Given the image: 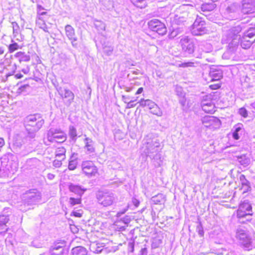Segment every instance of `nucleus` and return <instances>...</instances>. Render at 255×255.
Masks as SVG:
<instances>
[{"instance_id":"nucleus-1","label":"nucleus","mask_w":255,"mask_h":255,"mask_svg":"<svg viewBox=\"0 0 255 255\" xmlns=\"http://www.w3.org/2000/svg\"><path fill=\"white\" fill-rule=\"evenodd\" d=\"M244 31L243 34L252 38L255 36V26L247 27L245 23L233 27L229 29L222 38V42L228 43L230 48H233L237 46L239 43L240 37L238 34Z\"/></svg>"},{"instance_id":"nucleus-2","label":"nucleus","mask_w":255,"mask_h":255,"mask_svg":"<svg viewBox=\"0 0 255 255\" xmlns=\"http://www.w3.org/2000/svg\"><path fill=\"white\" fill-rule=\"evenodd\" d=\"M44 120L39 115H30L24 119V125L26 130L25 140L32 142L35 141L36 133L41 128Z\"/></svg>"},{"instance_id":"nucleus-3","label":"nucleus","mask_w":255,"mask_h":255,"mask_svg":"<svg viewBox=\"0 0 255 255\" xmlns=\"http://www.w3.org/2000/svg\"><path fill=\"white\" fill-rule=\"evenodd\" d=\"M141 148L142 152L153 161L156 162L155 166L160 165L161 162L160 154V144L157 139L146 137L143 140Z\"/></svg>"},{"instance_id":"nucleus-4","label":"nucleus","mask_w":255,"mask_h":255,"mask_svg":"<svg viewBox=\"0 0 255 255\" xmlns=\"http://www.w3.org/2000/svg\"><path fill=\"white\" fill-rule=\"evenodd\" d=\"M96 199L99 205L107 207L112 206L116 202L117 197L111 191H99L96 194Z\"/></svg>"},{"instance_id":"nucleus-5","label":"nucleus","mask_w":255,"mask_h":255,"mask_svg":"<svg viewBox=\"0 0 255 255\" xmlns=\"http://www.w3.org/2000/svg\"><path fill=\"white\" fill-rule=\"evenodd\" d=\"M208 30L206 27L204 19L197 15L196 18L192 25L191 32L193 35L200 36L207 33Z\"/></svg>"},{"instance_id":"nucleus-6","label":"nucleus","mask_w":255,"mask_h":255,"mask_svg":"<svg viewBox=\"0 0 255 255\" xmlns=\"http://www.w3.org/2000/svg\"><path fill=\"white\" fill-rule=\"evenodd\" d=\"M236 237L240 244L246 250H249L252 246V239L248 232L242 228L237 230Z\"/></svg>"},{"instance_id":"nucleus-7","label":"nucleus","mask_w":255,"mask_h":255,"mask_svg":"<svg viewBox=\"0 0 255 255\" xmlns=\"http://www.w3.org/2000/svg\"><path fill=\"white\" fill-rule=\"evenodd\" d=\"M47 139L50 142L62 143L66 140V134L60 129L50 128L47 131Z\"/></svg>"},{"instance_id":"nucleus-8","label":"nucleus","mask_w":255,"mask_h":255,"mask_svg":"<svg viewBox=\"0 0 255 255\" xmlns=\"http://www.w3.org/2000/svg\"><path fill=\"white\" fill-rule=\"evenodd\" d=\"M23 198L25 203L30 205L39 202L41 200V195L37 189H33L27 191Z\"/></svg>"},{"instance_id":"nucleus-9","label":"nucleus","mask_w":255,"mask_h":255,"mask_svg":"<svg viewBox=\"0 0 255 255\" xmlns=\"http://www.w3.org/2000/svg\"><path fill=\"white\" fill-rule=\"evenodd\" d=\"M241 12L248 15L249 17H255V0H244L243 1Z\"/></svg>"},{"instance_id":"nucleus-10","label":"nucleus","mask_w":255,"mask_h":255,"mask_svg":"<svg viewBox=\"0 0 255 255\" xmlns=\"http://www.w3.org/2000/svg\"><path fill=\"white\" fill-rule=\"evenodd\" d=\"M148 28L152 31L157 32L158 34L163 35L167 32L165 24L157 19H153L147 23Z\"/></svg>"},{"instance_id":"nucleus-11","label":"nucleus","mask_w":255,"mask_h":255,"mask_svg":"<svg viewBox=\"0 0 255 255\" xmlns=\"http://www.w3.org/2000/svg\"><path fill=\"white\" fill-rule=\"evenodd\" d=\"M203 125L211 130L220 128L221 123L220 120L215 117L205 116L202 119Z\"/></svg>"},{"instance_id":"nucleus-12","label":"nucleus","mask_w":255,"mask_h":255,"mask_svg":"<svg viewBox=\"0 0 255 255\" xmlns=\"http://www.w3.org/2000/svg\"><path fill=\"white\" fill-rule=\"evenodd\" d=\"M182 50L188 53L192 54L195 50V45L193 41L187 36L183 37L180 41Z\"/></svg>"},{"instance_id":"nucleus-13","label":"nucleus","mask_w":255,"mask_h":255,"mask_svg":"<svg viewBox=\"0 0 255 255\" xmlns=\"http://www.w3.org/2000/svg\"><path fill=\"white\" fill-rule=\"evenodd\" d=\"M82 171L83 173L87 176L95 175L97 172L96 166L92 161H85L82 164Z\"/></svg>"},{"instance_id":"nucleus-14","label":"nucleus","mask_w":255,"mask_h":255,"mask_svg":"<svg viewBox=\"0 0 255 255\" xmlns=\"http://www.w3.org/2000/svg\"><path fill=\"white\" fill-rule=\"evenodd\" d=\"M59 93L63 99H67L65 102V104L67 106H69L74 99L75 96L73 92L68 89H65L63 91H61Z\"/></svg>"},{"instance_id":"nucleus-15","label":"nucleus","mask_w":255,"mask_h":255,"mask_svg":"<svg viewBox=\"0 0 255 255\" xmlns=\"http://www.w3.org/2000/svg\"><path fill=\"white\" fill-rule=\"evenodd\" d=\"M209 75L211 81H218L222 78L223 72L221 69L213 67L210 69Z\"/></svg>"},{"instance_id":"nucleus-16","label":"nucleus","mask_w":255,"mask_h":255,"mask_svg":"<svg viewBox=\"0 0 255 255\" xmlns=\"http://www.w3.org/2000/svg\"><path fill=\"white\" fill-rule=\"evenodd\" d=\"M68 188L70 191L77 194L79 197H81L86 190V189L83 188L79 185H75L72 183H70L69 185Z\"/></svg>"},{"instance_id":"nucleus-17","label":"nucleus","mask_w":255,"mask_h":255,"mask_svg":"<svg viewBox=\"0 0 255 255\" xmlns=\"http://www.w3.org/2000/svg\"><path fill=\"white\" fill-rule=\"evenodd\" d=\"M226 10L227 12L229 14H231L234 18L236 19L238 18L240 9L237 4H232L227 8Z\"/></svg>"},{"instance_id":"nucleus-18","label":"nucleus","mask_w":255,"mask_h":255,"mask_svg":"<svg viewBox=\"0 0 255 255\" xmlns=\"http://www.w3.org/2000/svg\"><path fill=\"white\" fill-rule=\"evenodd\" d=\"M238 37H240L239 41H240V44L241 47L244 49L249 48L253 43L252 40H247V38H249L248 36L243 34L242 37L238 34Z\"/></svg>"},{"instance_id":"nucleus-19","label":"nucleus","mask_w":255,"mask_h":255,"mask_svg":"<svg viewBox=\"0 0 255 255\" xmlns=\"http://www.w3.org/2000/svg\"><path fill=\"white\" fill-rule=\"evenodd\" d=\"M240 181L242 185V189L243 193H246L251 190L250 182L246 179L245 176L242 174L240 176Z\"/></svg>"},{"instance_id":"nucleus-20","label":"nucleus","mask_w":255,"mask_h":255,"mask_svg":"<svg viewBox=\"0 0 255 255\" xmlns=\"http://www.w3.org/2000/svg\"><path fill=\"white\" fill-rule=\"evenodd\" d=\"M78 154L73 153L70 157L68 164V169L70 170L75 169L77 165Z\"/></svg>"},{"instance_id":"nucleus-21","label":"nucleus","mask_w":255,"mask_h":255,"mask_svg":"<svg viewBox=\"0 0 255 255\" xmlns=\"http://www.w3.org/2000/svg\"><path fill=\"white\" fill-rule=\"evenodd\" d=\"M151 201L154 204L161 205L164 204L165 202L166 197L163 194H158L157 195L153 196L151 199Z\"/></svg>"},{"instance_id":"nucleus-22","label":"nucleus","mask_w":255,"mask_h":255,"mask_svg":"<svg viewBox=\"0 0 255 255\" xmlns=\"http://www.w3.org/2000/svg\"><path fill=\"white\" fill-rule=\"evenodd\" d=\"M85 143V148L88 153H92L95 152V147L94 146V142L90 138L86 137L84 139Z\"/></svg>"},{"instance_id":"nucleus-23","label":"nucleus","mask_w":255,"mask_h":255,"mask_svg":"<svg viewBox=\"0 0 255 255\" xmlns=\"http://www.w3.org/2000/svg\"><path fill=\"white\" fill-rule=\"evenodd\" d=\"M8 221L9 218L8 215H0V231L3 230L5 231L7 230L6 224ZM2 231H0V233H2Z\"/></svg>"},{"instance_id":"nucleus-24","label":"nucleus","mask_w":255,"mask_h":255,"mask_svg":"<svg viewBox=\"0 0 255 255\" xmlns=\"http://www.w3.org/2000/svg\"><path fill=\"white\" fill-rule=\"evenodd\" d=\"M87 250L82 246L76 247L72 249L71 255H86Z\"/></svg>"},{"instance_id":"nucleus-25","label":"nucleus","mask_w":255,"mask_h":255,"mask_svg":"<svg viewBox=\"0 0 255 255\" xmlns=\"http://www.w3.org/2000/svg\"><path fill=\"white\" fill-rule=\"evenodd\" d=\"M14 57L17 58L20 63L22 62H28L30 59V57L29 55L22 52H17L14 55Z\"/></svg>"},{"instance_id":"nucleus-26","label":"nucleus","mask_w":255,"mask_h":255,"mask_svg":"<svg viewBox=\"0 0 255 255\" xmlns=\"http://www.w3.org/2000/svg\"><path fill=\"white\" fill-rule=\"evenodd\" d=\"M65 33L69 39H71L76 36L75 29L70 25L67 24L65 27Z\"/></svg>"},{"instance_id":"nucleus-27","label":"nucleus","mask_w":255,"mask_h":255,"mask_svg":"<svg viewBox=\"0 0 255 255\" xmlns=\"http://www.w3.org/2000/svg\"><path fill=\"white\" fill-rule=\"evenodd\" d=\"M104 248L102 243H93L90 247L91 250L95 253H101Z\"/></svg>"},{"instance_id":"nucleus-28","label":"nucleus","mask_w":255,"mask_h":255,"mask_svg":"<svg viewBox=\"0 0 255 255\" xmlns=\"http://www.w3.org/2000/svg\"><path fill=\"white\" fill-rule=\"evenodd\" d=\"M215 106L211 103H204L202 105V110L207 113L212 114L215 112Z\"/></svg>"},{"instance_id":"nucleus-29","label":"nucleus","mask_w":255,"mask_h":255,"mask_svg":"<svg viewBox=\"0 0 255 255\" xmlns=\"http://www.w3.org/2000/svg\"><path fill=\"white\" fill-rule=\"evenodd\" d=\"M130 1L135 6L139 8H143L147 6L146 0H130Z\"/></svg>"},{"instance_id":"nucleus-30","label":"nucleus","mask_w":255,"mask_h":255,"mask_svg":"<svg viewBox=\"0 0 255 255\" xmlns=\"http://www.w3.org/2000/svg\"><path fill=\"white\" fill-rule=\"evenodd\" d=\"M65 153L66 149L64 147L61 146L58 147L55 151L56 156L57 157L61 158V160H64L66 157Z\"/></svg>"},{"instance_id":"nucleus-31","label":"nucleus","mask_w":255,"mask_h":255,"mask_svg":"<svg viewBox=\"0 0 255 255\" xmlns=\"http://www.w3.org/2000/svg\"><path fill=\"white\" fill-rule=\"evenodd\" d=\"M238 161L241 165L244 166H248L250 163V158L245 154L238 156Z\"/></svg>"},{"instance_id":"nucleus-32","label":"nucleus","mask_w":255,"mask_h":255,"mask_svg":"<svg viewBox=\"0 0 255 255\" xmlns=\"http://www.w3.org/2000/svg\"><path fill=\"white\" fill-rule=\"evenodd\" d=\"M69 135L71 140L75 142L77 140V130L73 126L69 127Z\"/></svg>"},{"instance_id":"nucleus-33","label":"nucleus","mask_w":255,"mask_h":255,"mask_svg":"<svg viewBox=\"0 0 255 255\" xmlns=\"http://www.w3.org/2000/svg\"><path fill=\"white\" fill-rule=\"evenodd\" d=\"M239 209L248 213H250L252 211V208L251 205L248 202L244 201L240 205Z\"/></svg>"},{"instance_id":"nucleus-34","label":"nucleus","mask_w":255,"mask_h":255,"mask_svg":"<svg viewBox=\"0 0 255 255\" xmlns=\"http://www.w3.org/2000/svg\"><path fill=\"white\" fill-rule=\"evenodd\" d=\"M94 25L96 29L99 31L102 32L104 31L106 28L105 24L100 20H95Z\"/></svg>"},{"instance_id":"nucleus-35","label":"nucleus","mask_w":255,"mask_h":255,"mask_svg":"<svg viewBox=\"0 0 255 255\" xmlns=\"http://www.w3.org/2000/svg\"><path fill=\"white\" fill-rule=\"evenodd\" d=\"M252 215L250 213H248L247 212L242 210L241 209H238L237 210V217L240 219V220L246 218L247 217H250V216Z\"/></svg>"},{"instance_id":"nucleus-36","label":"nucleus","mask_w":255,"mask_h":255,"mask_svg":"<svg viewBox=\"0 0 255 255\" xmlns=\"http://www.w3.org/2000/svg\"><path fill=\"white\" fill-rule=\"evenodd\" d=\"M215 8V4L214 3H205L201 5V10L203 11H212Z\"/></svg>"},{"instance_id":"nucleus-37","label":"nucleus","mask_w":255,"mask_h":255,"mask_svg":"<svg viewBox=\"0 0 255 255\" xmlns=\"http://www.w3.org/2000/svg\"><path fill=\"white\" fill-rule=\"evenodd\" d=\"M150 112L151 113L159 117L161 116L162 115V111L157 105L153 107V108L150 110Z\"/></svg>"},{"instance_id":"nucleus-38","label":"nucleus","mask_w":255,"mask_h":255,"mask_svg":"<svg viewBox=\"0 0 255 255\" xmlns=\"http://www.w3.org/2000/svg\"><path fill=\"white\" fill-rule=\"evenodd\" d=\"M30 87L28 84H24L20 86L18 89L19 93H26L29 91Z\"/></svg>"},{"instance_id":"nucleus-39","label":"nucleus","mask_w":255,"mask_h":255,"mask_svg":"<svg viewBox=\"0 0 255 255\" xmlns=\"http://www.w3.org/2000/svg\"><path fill=\"white\" fill-rule=\"evenodd\" d=\"M69 203L72 206H73L77 204H80L81 203V197L77 198L70 197L69 198Z\"/></svg>"},{"instance_id":"nucleus-40","label":"nucleus","mask_w":255,"mask_h":255,"mask_svg":"<svg viewBox=\"0 0 255 255\" xmlns=\"http://www.w3.org/2000/svg\"><path fill=\"white\" fill-rule=\"evenodd\" d=\"M114 48L112 46H105L103 47V52L104 53L110 56L112 54Z\"/></svg>"},{"instance_id":"nucleus-41","label":"nucleus","mask_w":255,"mask_h":255,"mask_svg":"<svg viewBox=\"0 0 255 255\" xmlns=\"http://www.w3.org/2000/svg\"><path fill=\"white\" fill-rule=\"evenodd\" d=\"M8 51L9 53H12L14 51L17 50L19 48V45L16 42H13L11 44H10L8 45Z\"/></svg>"},{"instance_id":"nucleus-42","label":"nucleus","mask_w":255,"mask_h":255,"mask_svg":"<svg viewBox=\"0 0 255 255\" xmlns=\"http://www.w3.org/2000/svg\"><path fill=\"white\" fill-rule=\"evenodd\" d=\"M175 92L176 95L179 97L185 95V93L184 92L183 89L180 86H176L175 87Z\"/></svg>"},{"instance_id":"nucleus-43","label":"nucleus","mask_w":255,"mask_h":255,"mask_svg":"<svg viewBox=\"0 0 255 255\" xmlns=\"http://www.w3.org/2000/svg\"><path fill=\"white\" fill-rule=\"evenodd\" d=\"M64 249L60 248L59 250L51 249L50 252L52 255H61L63 253Z\"/></svg>"},{"instance_id":"nucleus-44","label":"nucleus","mask_w":255,"mask_h":255,"mask_svg":"<svg viewBox=\"0 0 255 255\" xmlns=\"http://www.w3.org/2000/svg\"><path fill=\"white\" fill-rule=\"evenodd\" d=\"M71 41L72 46L74 48H77L79 47V44L77 42L78 38L76 36L73 37L71 39H69Z\"/></svg>"},{"instance_id":"nucleus-45","label":"nucleus","mask_w":255,"mask_h":255,"mask_svg":"<svg viewBox=\"0 0 255 255\" xmlns=\"http://www.w3.org/2000/svg\"><path fill=\"white\" fill-rule=\"evenodd\" d=\"M152 101L150 100H144V99H141L139 101V104L141 106L145 107L147 106L149 107V105H150V103Z\"/></svg>"},{"instance_id":"nucleus-46","label":"nucleus","mask_w":255,"mask_h":255,"mask_svg":"<svg viewBox=\"0 0 255 255\" xmlns=\"http://www.w3.org/2000/svg\"><path fill=\"white\" fill-rule=\"evenodd\" d=\"M239 114L244 118H247L248 116L247 110L245 108H241L239 110Z\"/></svg>"},{"instance_id":"nucleus-47","label":"nucleus","mask_w":255,"mask_h":255,"mask_svg":"<svg viewBox=\"0 0 255 255\" xmlns=\"http://www.w3.org/2000/svg\"><path fill=\"white\" fill-rule=\"evenodd\" d=\"M196 231L198 233V234L200 235V237H203L204 236V231L203 227L200 223L196 227Z\"/></svg>"},{"instance_id":"nucleus-48","label":"nucleus","mask_w":255,"mask_h":255,"mask_svg":"<svg viewBox=\"0 0 255 255\" xmlns=\"http://www.w3.org/2000/svg\"><path fill=\"white\" fill-rule=\"evenodd\" d=\"M178 101L181 106L183 108L186 105V99L185 95L178 97Z\"/></svg>"},{"instance_id":"nucleus-49","label":"nucleus","mask_w":255,"mask_h":255,"mask_svg":"<svg viewBox=\"0 0 255 255\" xmlns=\"http://www.w3.org/2000/svg\"><path fill=\"white\" fill-rule=\"evenodd\" d=\"M181 9L183 10H194L195 9L194 7L190 4H183L181 7Z\"/></svg>"},{"instance_id":"nucleus-50","label":"nucleus","mask_w":255,"mask_h":255,"mask_svg":"<svg viewBox=\"0 0 255 255\" xmlns=\"http://www.w3.org/2000/svg\"><path fill=\"white\" fill-rule=\"evenodd\" d=\"M235 128V132H240L241 131L243 130V125L242 124L239 123L235 125L234 127Z\"/></svg>"},{"instance_id":"nucleus-51","label":"nucleus","mask_w":255,"mask_h":255,"mask_svg":"<svg viewBox=\"0 0 255 255\" xmlns=\"http://www.w3.org/2000/svg\"><path fill=\"white\" fill-rule=\"evenodd\" d=\"M61 158L60 159H55L53 162V165L56 168H59L62 165Z\"/></svg>"},{"instance_id":"nucleus-52","label":"nucleus","mask_w":255,"mask_h":255,"mask_svg":"<svg viewBox=\"0 0 255 255\" xmlns=\"http://www.w3.org/2000/svg\"><path fill=\"white\" fill-rule=\"evenodd\" d=\"M134 243L133 242H129L128 244V251L133 253L134 251Z\"/></svg>"},{"instance_id":"nucleus-53","label":"nucleus","mask_w":255,"mask_h":255,"mask_svg":"<svg viewBox=\"0 0 255 255\" xmlns=\"http://www.w3.org/2000/svg\"><path fill=\"white\" fill-rule=\"evenodd\" d=\"M180 67H188L194 66V63L191 62L182 63L180 65Z\"/></svg>"},{"instance_id":"nucleus-54","label":"nucleus","mask_w":255,"mask_h":255,"mask_svg":"<svg viewBox=\"0 0 255 255\" xmlns=\"http://www.w3.org/2000/svg\"><path fill=\"white\" fill-rule=\"evenodd\" d=\"M64 243H60V244L57 243V244L54 245V246H53L52 247H51V249L59 250L60 248L64 249Z\"/></svg>"},{"instance_id":"nucleus-55","label":"nucleus","mask_w":255,"mask_h":255,"mask_svg":"<svg viewBox=\"0 0 255 255\" xmlns=\"http://www.w3.org/2000/svg\"><path fill=\"white\" fill-rule=\"evenodd\" d=\"M128 206H127L126 207V208L125 209H124L123 210H122V211H120L119 212H118L117 213V216L118 217H120L122 215L124 214V213H126V212L128 210Z\"/></svg>"},{"instance_id":"nucleus-56","label":"nucleus","mask_w":255,"mask_h":255,"mask_svg":"<svg viewBox=\"0 0 255 255\" xmlns=\"http://www.w3.org/2000/svg\"><path fill=\"white\" fill-rule=\"evenodd\" d=\"M134 100H131L128 103L127 108H131L135 106L136 104L134 103Z\"/></svg>"},{"instance_id":"nucleus-57","label":"nucleus","mask_w":255,"mask_h":255,"mask_svg":"<svg viewBox=\"0 0 255 255\" xmlns=\"http://www.w3.org/2000/svg\"><path fill=\"white\" fill-rule=\"evenodd\" d=\"M176 17V19H178L179 20V21L180 22H183L184 21H185V17L184 16H178V15H176L175 16Z\"/></svg>"},{"instance_id":"nucleus-58","label":"nucleus","mask_w":255,"mask_h":255,"mask_svg":"<svg viewBox=\"0 0 255 255\" xmlns=\"http://www.w3.org/2000/svg\"><path fill=\"white\" fill-rule=\"evenodd\" d=\"M147 255V250L146 248H144L141 249L140 250V255Z\"/></svg>"},{"instance_id":"nucleus-59","label":"nucleus","mask_w":255,"mask_h":255,"mask_svg":"<svg viewBox=\"0 0 255 255\" xmlns=\"http://www.w3.org/2000/svg\"><path fill=\"white\" fill-rule=\"evenodd\" d=\"M220 87V85L219 84H215V85H210V88L211 89L216 90L218 89Z\"/></svg>"},{"instance_id":"nucleus-60","label":"nucleus","mask_w":255,"mask_h":255,"mask_svg":"<svg viewBox=\"0 0 255 255\" xmlns=\"http://www.w3.org/2000/svg\"><path fill=\"white\" fill-rule=\"evenodd\" d=\"M123 221L125 224L128 225L130 222V220L128 217H126L123 218Z\"/></svg>"},{"instance_id":"nucleus-61","label":"nucleus","mask_w":255,"mask_h":255,"mask_svg":"<svg viewBox=\"0 0 255 255\" xmlns=\"http://www.w3.org/2000/svg\"><path fill=\"white\" fill-rule=\"evenodd\" d=\"M132 203L136 207H138L139 204V201L135 198L132 199Z\"/></svg>"},{"instance_id":"nucleus-62","label":"nucleus","mask_w":255,"mask_h":255,"mask_svg":"<svg viewBox=\"0 0 255 255\" xmlns=\"http://www.w3.org/2000/svg\"><path fill=\"white\" fill-rule=\"evenodd\" d=\"M233 136L235 139H239L240 138L239 133L234 131L233 133Z\"/></svg>"},{"instance_id":"nucleus-63","label":"nucleus","mask_w":255,"mask_h":255,"mask_svg":"<svg viewBox=\"0 0 255 255\" xmlns=\"http://www.w3.org/2000/svg\"><path fill=\"white\" fill-rule=\"evenodd\" d=\"M40 28L42 29L45 32H48V28L45 23H43L42 25L40 26Z\"/></svg>"},{"instance_id":"nucleus-64","label":"nucleus","mask_w":255,"mask_h":255,"mask_svg":"<svg viewBox=\"0 0 255 255\" xmlns=\"http://www.w3.org/2000/svg\"><path fill=\"white\" fill-rule=\"evenodd\" d=\"M55 177V175L52 173H48L47 175V178L49 180H53Z\"/></svg>"}]
</instances>
